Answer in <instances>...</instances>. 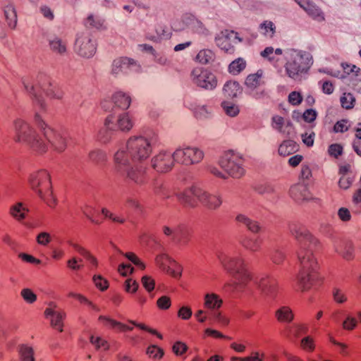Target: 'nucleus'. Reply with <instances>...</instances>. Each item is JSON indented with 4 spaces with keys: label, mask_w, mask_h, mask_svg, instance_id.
I'll use <instances>...</instances> for the list:
<instances>
[{
    "label": "nucleus",
    "mask_w": 361,
    "mask_h": 361,
    "mask_svg": "<svg viewBox=\"0 0 361 361\" xmlns=\"http://www.w3.org/2000/svg\"><path fill=\"white\" fill-rule=\"evenodd\" d=\"M157 137L152 133L145 136L130 137L125 146L114 154V159L117 173L136 183L144 181L143 162L149 157Z\"/></svg>",
    "instance_id": "nucleus-1"
},
{
    "label": "nucleus",
    "mask_w": 361,
    "mask_h": 361,
    "mask_svg": "<svg viewBox=\"0 0 361 361\" xmlns=\"http://www.w3.org/2000/svg\"><path fill=\"white\" fill-rule=\"evenodd\" d=\"M214 58V54L210 49H202L199 51L197 55V60L202 63L207 64L212 61Z\"/></svg>",
    "instance_id": "nucleus-37"
},
{
    "label": "nucleus",
    "mask_w": 361,
    "mask_h": 361,
    "mask_svg": "<svg viewBox=\"0 0 361 361\" xmlns=\"http://www.w3.org/2000/svg\"><path fill=\"white\" fill-rule=\"evenodd\" d=\"M18 353L21 361H35L34 350L32 347L25 344L20 345Z\"/></svg>",
    "instance_id": "nucleus-33"
},
{
    "label": "nucleus",
    "mask_w": 361,
    "mask_h": 361,
    "mask_svg": "<svg viewBox=\"0 0 361 361\" xmlns=\"http://www.w3.org/2000/svg\"><path fill=\"white\" fill-rule=\"evenodd\" d=\"M112 99L115 106L121 109H127L131 102L130 97L121 91L116 92Z\"/></svg>",
    "instance_id": "nucleus-25"
},
{
    "label": "nucleus",
    "mask_w": 361,
    "mask_h": 361,
    "mask_svg": "<svg viewBox=\"0 0 361 361\" xmlns=\"http://www.w3.org/2000/svg\"><path fill=\"white\" fill-rule=\"evenodd\" d=\"M20 295L23 300L28 304H32L37 300V295L30 288H23L20 292Z\"/></svg>",
    "instance_id": "nucleus-47"
},
{
    "label": "nucleus",
    "mask_w": 361,
    "mask_h": 361,
    "mask_svg": "<svg viewBox=\"0 0 361 361\" xmlns=\"http://www.w3.org/2000/svg\"><path fill=\"white\" fill-rule=\"evenodd\" d=\"M99 319L100 321H105L107 324H110L113 328H118V329L123 331H132L133 329L132 326H128L105 316H100L99 317Z\"/></svg>",
    "instance_id": "nucleus-41"
},
{
    "label": "nucleus",
    "mask_w": 361,
    "mask_h": 361,
    "mask_svg": "<svg viewBox=\"0 0 361 361\" xmlns=\"http://www.w3.org/2000/svg\"><path fill=\"white\" fill-rule=\"evenodd\" d=\"M328 152L331 156L338 158L342 154L343 148L338 144H332L329 147Z\"/></svg>",
    "instance_id": "nucleus-57"
},
{
    "label": "nucleus",
    "mask_w": 361,
    "mask_h": 361,
    "mask_svg": "<svg viewBox=\"0 0 361 361\" xmlns=\"http://www.w3.org/2000/svg\"><path fill=\"white\" fill-rule=\"evenodd\" d=\"M125 257L128 258L130 261H131L134 264L139 267L140 269H144L145 268V265L140 260V259L132 252L126 253Z\"/></svg>",
    "instance_id": "nucleus-61"
},
{
    "label": "nucleus",
    "mask_w": 361,
    "mask_h": 361,
    "mask_svg": "<svg viewBox=\"0 0 361 361\" xmlns=\"http://www.w3.org/2000/svg\"><path fill=\"white\" fill-rule=\"evenodd\" d=\"M357 325V320L351 317V316H347L345 319L343 321L342 326L343 328L348 331L353 330Z\"/></svg>",
    "instance_id": "nucleus-53"
},
{
    "label": "nucleus",
    "mask_w": 361,
    "mask_h": 361,
    "mask_svg": "<svg viewBox=\"0 0 361 361\" xmlns=\"http://www.w3.org/2000/svg\"><path fill=\"white\" fill-rule=\"evenodd\" d=\"M245 61L242 58H238L230 63L228 71L231 73L236 75L245 69Z\"/></svg>",
    "instance_id": "nucleus-36"
},
{
    "label": "nucleus",
    "mask_w": 361,
    "mask_h": 361,
    "mask_svg": "<svg viewBox=\"0 0 361 361\" xmlns=\"http://www.w3.org/2000/svg\"><path fill=\"white\" fill-rule=\"evenodd\" d=\"M200 188L197 185H192L183 191L176 194L179 202L185 208H195L197 206L198 195Z\"/></svg>",
    "instance_id": "nucleus-14"
},
{
    "label": "nucleus",
    "mask_w": 361,
    "mask_h": 361,
    "mask_svg": "<svg viewBox=\"0 0 361 361\" xmlns=\"http://www.w3.org/2000/svg\"><path fill=\"white\" fill-rule=\"evenodd\" d=\"M4 16L8 26L14 29L17 24V13L13 3H8L4 7Z\"/></svg>",
    "instance_id": "nucleus-24"
},
{
    "label": "nucleus",
    "mask_w": 361,
    "mask_h": 361,
    "mask_svg": "<svg viewBox=\"0 0 361 361\" xmlns=\"http://www.w3.org/2000/svg\"><path fill=\"white\" fill-rule=\"evenodd\" d=\"M222 303V300L215 293H207L204 296V305L209 310H216L221 306Z\"/></svg>",
    "instance_id": "nucleus-26"
},
{
    "label": "nucleus",
    "mask_w": 361,
    "mask_h": 361,
    "mask_svg": "<svg viewBox=\"0 0 361 361\" xmlns=\"http://www.w3.org/2000/svg\"><path fill=\"white\" fill-rule=\"evenodd\" d=\"M93 281L95 286L101 290H104L108 288V282L100 275H95L93 277Z\"/></svg>",
    "instance_id": "nucleus-55"
},
{
    "label": "nucleus",
    "mask_w": 361,
    "mask_h": 361,
    "mask_svg": "<svg viewBox=\"0 0 361 361\" xmlns=\"http://www.w3.org/2000/svg\"><path fill=\"white\" fill-rule=\"evenodd\" d=\"M219 260L227 272L233 278V284H228L233 290H238L250 279L243 259L238 256L221 255Z\"/></svg>",
    "instance_id": "nucleus-5"
},
{
    "label": "nucleus",
    "mask_w": 361,
    "mask_h": 361,
    "mask_svg": "<svg viewBox=\"0 0 361 361\" xmlns=\"http://www.w3.org/2000/svg\"><path fill=\"white\" fill-rule=\"evenodd\" d=\"M50 49L55 54L63 55L67 52L66 42L59 37L54 36L48 39Z\"/></svg>",
    "instance_id": "nucleus-22"
},
{
    "label": "nucleus",
    "mask_w": 361,
    "mask_h": 361,
    "mask_svg": "<svg viewBox=\"0 0 361 361\" xmlns=\"http://www.w3.org/2000/svg\"><path fill=\"white\" fill-rule=\"evenodd\" d=\"M133 121L127 114L120 115L117 119V123L115 124L116 128L122 131H128L133 127Z\"/></svg>",
    "instance_id": "nucleus-32"
},
{
    "label": "nucleus",
    "mask_w": 361,
    "mask_h": 361,
    "mask_svg": "<svg viewBox=\"0 0 361 361\" xmlns=\"http://www.w3.org/2000/svg\"><path fill=\"white\" fill-rule=\"evenodd\" d=\"M298 145L291 140H285L279 147L280 155L286 157L298 151Z\"/></svg>",
    "instance_id": "nucleus-29"
},
{
    "label": "nucleus",
    "mask_w": 361,
    "mask_h": 361,
    "mask_svg": "<svg viewBox=\"0 0 361 361\" xmlns=\"http://www.w3.org/2000/svg\"><path fill=\"white\" fill-rule=\"evenodd\" d=\"M125 257L128 258L130 261H131L134 264L139 267L140 269H144L145 268V265L140 260V259L132 252L126 253Z\"/></svg>",
    "instance_id": "nucleus-60"
},
{
    "label": "nucleus",
    "mask_w": 361,
    "mask_h": 361,
    "mask_svg": "<svg viewBox=\"0 0 361 361\" xmlns=\"http://www.w3.org/2000/svg\"><path fill=\"white\" fill-rule=\"evenodd\" d=\"M164 259H168V257L166 255H159V256H157L156 257V262L157 263V264H159L161 268H162L164 270H166V271L171 274L173 277L174 278H178V277H180V272H177L175 270L171 269L170 267H165L164 266V263H163V261Z\"/></svg>",
    "instance_id": "nucleus-46"
},
{
    "label": "nucleus",
    "mask_w": 361,
    "mask_h": 361,
    "mask_svg": "<svg viewBox=\"0 0 361 361\" xmlns=\"http://www.w3.org/2000/svg\"><path fill=\"white\" fill-rule=\"evenodd\" d=\"M192 77L194 83L202 88L212 90L216 86L215 75L207 70L194 69Z\"/></svg>",
    "instance_id": "nucleus-11"
},
{
    "label": "nucleus",
    "mask_w": 361,
    "mask_h": 361,
    "mask_svg": "<svg viewBox=\"0 0 361 361\" xmlns=\"http://www.w3.org/2000/svg\"><path fill=\"white\" fill-rule=\"evenodd\" d=\"M211 113V108L204 105L197 106L194 110L195 116L198 119L208 118Z\"/></svg>",
    "instance_id": "nucleus-44"
},
{
    "label": "nucleus",
    "mask_w": 361,
    "mask_h": 361,
    "mask_svg": "<svg viewBox=\"0 0 361 361\" xmlns=\"http://www.w3.org/2000/svg\"><path fill=\"white\" fill-rule=\"evenodd\" d=\"M140 66L133 59L121 57L114 60L111 66V74L118 76L121 74H128L130 72H138Z\"/></svg>",
    "instance_id": "nucleus-12"
},
{
    "label": "nucleus",
    "mask_w": 361,
    "mask_h": 361,
    "mask_svg": "<svg viewBox=\"0 0 361 361\" xmlns=\"http://www.w3.org/2000/svg\"><path fill=\"white\" fill-rule=\"evenodd\" d=\"M175 160L173 159V153L163 151L156 155L152 159V166L157 172L166 173L171 170Z\"/></svg>",
    "instance_id": "nucleus-13"
},
{
    "label": "nucleus",
    "mask_w": 361,
    "mask_h": 361,
    "mask_svg": "<svg viewBox=\"0 0 361 361\" xmlns=\"http://www.w3.org/2000/svg\"><path fill=\"white\" fill-rule=\"evenodd\" d=\"M243 164V156L233 151L225 152L219 160L220 167L233 178H240L245 174Z\"/></svg>",
    "instance_id": "nucleus-8"
},
{
    "label": "nucleus",
    "mask_w": 361,
    "mask_h": 361,
    "mask_svg": "<svg viewBox=\"0 0 361 361\" xmlns=\"http://www.w3.org/2000/svg\"><path fill=\"white\" fill-rule=\"evenodd\" d=\"M96 49V42L90 31L83 30L76 34L74 50L79 56L91 58L94 55Z\"/></svg>",
    "instance_id": "nucleus-9"
},
{
    "label": "nucleus",
    "mask_w": 361,
    "mask_h": 361,
    "mask_svg": "<svg viewBox=\"0 0 361 361\" xmlns=\"http://www.w3.org/2000/svg\"><path fill=\"white\" fill-rule=\"evenodd\" d=\"M147 354L152 358L160 359L164 355V350L156 345H152L148 347Z\"/></svg>",
    "instance_id": "nucleus-48"
},
{
    "label": "nucleus",
    "mask_w": 361,
    "mask_h": 361,
    "mask_svg": "<svg viewBox=\"0 0 361 361\" xmlns=\"http://www.w3.org/2000/svg\"><path fill=\"white\" fill-rule=\"evenodd\" d=\"M163 233L165 235L169 237L171 240L176 243H183L186 244L187 240L183 238L181 240L180 237L179 236L180 231L178 228H172L169 226H164L163 227Z\"/></svg>",
    "instance_id": "nucleus-31"
},
{
    "label": "nucleus",
    "mask_w": 361,
    "mask_h": 361,
    "mask_svg": "<svg viewBox=\"0 0 361 361\" xmlns=\"http://www.w3.org/2000/svg\"><path fill=\"white\" fill-rule=\"evenodd\" d=\"M103 23L104 20L100 17L94 15H90L85 20V25L86 27L99 29L102 27Z\"/></svg>",
    "instance_id": "nucleus-43"
},
{
    "label": "nucleus",
    "mask_w": 361,
    "mask_h": 361,
    "mask_svg": "<svg viewBox=\"0 0 361 361\" xmlns=\"http://www.w3.org/2000/svg\"><path fill=\"white\" fill-rule=\"evenodd\" d=\"M35 123L44 138L37 134L27 122L18 118L14 121L15 141L24 143L39 153L46 152L49 146L58 152L65 149L66 139L49 126L38 113L35 116Z\"/></svg>",
    "instance_id": "nucleus-2"
},
{
    "label": "nucleus",
    "mask_w": 361,
    "mask_h": 361,
    "mask_svg": "<svg viewBox=\"0 0 361 361\" xmlns=\"http://www.w3.org/2000/svg\"><path fill=\"white\" fill-rule=\"evenodd\" d=\"M254 190L259 195H269L275 192L274 186L269 183L256 184Z\"/></svg>",
    "instance_id": "nucleus-40"
},
{
    "label": "nucleus",
    "mask_w": 361,
    "mask_h": 361,
    "mask_svg": "<svg viewBox=\"0 0 361 361\" xmlns=\"http://www.w3.org/2000/svg\"><path fill=\"white\" fill-rule=\"evenodd\" d=\"M29 210L21 202H18L10 208V214L18 221H22L25 218V213Z\"/></svg>",
    "instance_id": "nucleus-30"
},
{
    "label": "nucleus",
    "mask_w": 361,
    "mask_h": 361,
    "mask_svg": "<svg viewBox=\"0 0 361 361\" xmlns=\"http://www.w3.org/2000/svg\"><path fill=\"white\" fill-rule=\"evenodd\" d=\"M302 101V95L295 91H293L289 94L288 102L294 106L299 105Z\"/></svg>",
    "instance_id": "nucleus-56"
},
{
    "label": "nucleus",
    "mask_w": 361,
    "mask_h": 361,
    "mask_svg": "<svg viewBox=\"0 0 361 361\" xmlns=\"http://www.w3.org/2000/svg\"><path fill=\"white\" fill-rule=\"evenodd\" d=\"M276 317L279 322H290L293 319V314L288 307H282L276 312Z\"/></svg>",
    "instance_id": "nucleus-35"
},
{
    "label": "nucleus",
    "mask_w": 361,
    "mask_h": 361,
    "mask_svg": "<svg viewBox=\"0 0 361 361\" xmlns=\"http://www.w3.org/2000/svg\"><path fill=\"white\" fill-rule=\"evenodd\" d=\"M187 349V345L180 341L176 342L173 345V351L176 355H183L186 352Z\"/></svg>",
    "instance_id": "nucleus-58"
},
{
    "label": "nucleus",
    "mask_w": 361,
    "mask_h": 361,
    "mask_svg": "<svg viewBox=\"0 0 361 361\" xmlns=\"http://www.w3.org/2000/svg\"><path fill=\"white\" fill-rule=\"evenodd\" d=\"M116 130L114 117L109 115L106 118L104 126L99 130L97 138L100 142L106 143L111 140Z\"/></svg>",
    "instance_id": "nucleus-18"
},
{
    "label": "nucleus",
    "mask_w": 361,
    "mask_h": 361,
    "mask_svg": "<svg viewBox=\"0 0 361 361\" xmlns=\"http://www.w3.org/2000/svg\"><path fill=\"white\" fill-rule=\"evenodd\" d=\"M29 183L31 188L39 197L51 207L56 203L51 191L50 176L45 170H40L30 174Z\"/></svg>",
    "instance_id": "nucleus-7"
},
{
    "label": "nucleus",
    "mask_w": 361,
    "mask_h": 361,
    "mask_svg": "<svg viewBox=\"0 0 361 361\" xmlns=\"http://www.w3.org/2000/svg\"><path fill=\"white\" fill-rule=\"evenodd\" d=\"M93 281L95 286L101 290H104L108 288V282L100 275H95L93 277Z\"/></svg>",
    "instance_id": "nucleus-54"
},
{
    "label": "nucleus",
    "mask_w": 361,
    "mask_h": 361,
    "mask_svg": "<svg viewBox=\"0 0 361 361\" xmlns=\"http://www.w3.org/2000/svg\"><path fill=\"white\" fill-rule=\"evenodd\" d=\"M157 304L160 309L167 310L170 307L171 302L168 296L164 295L157 300Z\"/></svg>",
    "instance_id": "nucleus-59"
},
{
    "label": "nucleus",
    "mask_w": 361,
    "mask_h": 361,
    "mask_svg": "<svg viewBox=\"0 0 361 361\" xmlns=\"http://www.w3.org/2000/svg\"><path fill=\"white\" fill-rule=\"evenodd\" d=\"M260 32L269 38H272L276 32V25L271 20H265L259 25Z\"/></svg>",
    "instance_id": "nucleus-34"
},
{
    "label": "nucleus",
    "mask_w": 361,
    "mask_h": 361,
    "mask_svg": "<svg viewBox=\"0 0 361 361\" xmlns=\"http://www.w3.org/2000/svg\"><path fill=\"white\" fill-rule=\"evenodd\" d=\"M182 23L189 27L190 30L200 36L206 37L210 35L211 32L204 24L190 13H185L182 16Z\"/></svg>",
    "instance_id": "nucleus-15"
},
{
    "label": "nucleus",
    "mask_w": 361,
    "mask_h": 361,
    "mask_svg": "<svg viewBox=\"0 0 361 361\" xmlns=\"http://www.w3.org/2000/svg\"><path fill=\"white\" fill-rule=\"evenodd\" d=\"M286 71L288 75L295 79L300 73L306 72L312 63V56L306 51L288 49L285 51Z\"/></svg>",
    "instance_id": "nucleus-6"
},
{
    "label": "nucleus",
    "mask_w": 361,
    "mask_h": 361,
    "mask_svg": "<svg viewBox=\"0 0 361 361\" xmlns=\"http://www.w3.org/2000/svg\"><path fill=\"white\" fill-rule=\"evenodd\" d=\"M257 284L264 295L269 297L274 295L276 290V281L274 277L268 275L263 276L257 282Z\"/></svg>",
    "instance_id": "nucleus-19"
},
{
    "label": "nucleus",
    "mask_w": 361,
    "mask_h": 361,
    "mask_svg": "<svg viewBox=\"0 0 361 361\" xmlns=\"http://www.w3.org/2000/svg\"><path fill=\"white\" fill-rule=\"evenodd\" d=\"M49 306L53 307L47 308L44 311L46 317L50 318L51 326L59 330L60 332L63 331V320L66 318V314L64 311L56 310V305L54 302H50Z\"/></svg>",
    "instance_id": "nucleus-17"
},
{
    "label": "nucleus",
    "mask_w": 361,
    "mask_h": 361,
    "mask_svg": "<svg viewBox=\"0 0 361 361\" xmlns=\"http://www.w3.org/2000/svg\"><path fill=\"white\" fill-rule=\"evenodd\" d=\"M289 229L300 245L298 259L300 269L297 276V282L299 288L302 291H305L311 288L318 279L319 264L313 253L317 240L302 225L292 224Z\"/></svg>",
    "instance_id": "nucleus-3"
},
{
    "label": "nucleus",
    "mask_w": 361,
    "mask_h": 361,
    "mask_svg": "<svg viewBox=\"0 0 361 361\" xmlns=\"http://www.w3.org/2000/svg\"><path fill=\"white\" fill-rule=\"evenodd\" d=\"M285 126V120L283 117L279 116H275L272 118V127L277 130L281 133H285L286 131L283 129Z\"/></svg>",
    "instance_id": "nucleus-49"
},
{
    "label": "nucleus",
    "mask_w": 361,
    "mask_h": 361,
    "mask_svg": "<svg viewBox=\"0 0 361 361\" xmlns=\"http://www.w3.org/2000/svg\"><path fill=\"white\" fill-rule=\"evenodd\" d=\"M317 114L314 109H307L302 116L303 119L308 123L314 121L317 118Z\"/></svg>",
    "instance_id": "nucleus-64"
},
{
    "label": "nucleus",
    "mask_w": 361,
    "mask_h": 361,
    "mask_svg": "<svg viewBox=\"0 0 361 361\" xmlns=\"http://www.w3.org/2000/svg\"><path fill=\"white\" fill-rule=\"evenodd\" d=\"M240 245L246 250L256 252L260 247V241L258 238L245 235L240 240Z\"/></svg>",
    "instance_id": "nucleus-28"
},
{
    "label": "nucleus",
    "mask_w": 361,
    "mask_h": 361,
    "mask_svg": "<svg viewBox=\"0 0 361 361\" xmlns=\"http://www.w3.org/2000/svg\"><path fill=\"white\" fill-rule=\"evenodd\" d=\"M299 5L313 18L320 17L322 14L321 10L313 4L307 2L305 4H302L299 3Z\"/></svg>",
    "instance_id": "nucleus-38"
},
{
    "label": "nucleus",
    "mask_w": 361,
    "mask_h": 361,
    "mask_svg": "<svg viewBox=\"0 0 361 361\" xmlns=\"http://www.w3.org/2000/svg\"><path fill=\"white\" fill-rule=\"evenodd\" d=\"M25 91L30 94L33 103L44 110L46 104L42 92L48 97L61 99L63 92L51 82L50 78L44 73H39L35 79L25 78L23 80Z\"/></svg>",
    "instance_id": "nucleus-4"
},
{
    "label": "nucleus",
    "mask_w": 361,
    "mask_h": 361,
    "mask_svg": "<svg viewBox=\"0 0 361 361\" xmlns=\"http://www.w3.org/2000/svg\"><path fill=\"white\" fill-rule=\"evenodd\" d=\"M235 220L237 222L243 224L248 231L254 234L259 233L262 231V227L258 221L252 220L244 214L237 215Z\"/></svg>",
    "instance_id": "nucleus-21"
},
{
    "label": "nucleus",
    "mask_w": 361,
    "mask_h": 361,
    "mask_svg": "<svg viewBox=\"0 0 361 361\" xmlns=\"http://www.w3.org/2000/svg\"><path fill=\"white\" fill-rule=\"evenodd\" d=\"M290 196L297 202L307 201L312 199V195L305 185L297 184L290 189Z\"/></svg>",
    "instance_id": "nucleus-20"
},
{
    "label": "nucleus",
    "mask_w": 361,
    "mask_h": 361,
    "mask_svg": "<svg viewBox=\"0 0 361 361\" xmlns=\"http://www.w3.org/2000/svg\"><path fill=\"white\" fill-rule=\"evenodd\" d=\"M230 36L229 31L226 30L218 33L215 36L216 44L222 50L226 52H231L233 50V47L229 42Z\"/></svg>",
    "instance_id": "nucleus-23"
},
{
    "label": "nucleus",
    "mask_w": 361,
    "mask_h": 361,
    "mask_svg": "<svg viewBox=\"0 0 361 361\" xmlns=\"http://www.w3.org/2000/svg\"><path fill=\"white\" fill-rule=\"evenodd\" d=\"M223 92L228 99L235 98L241 92L239 83L235 81L227 82L224 86Z\"/></svg>",
    "instance_id": "nucleus-27"
},
{
    "label": "nucleus",
    "mask_w": 361,
    "mask_h": 361,
    "mask_svg": "<svg viewBox=\"0 0 361 361\" xmlns=\"http://www.w3.org/2000/svg\"><path fill=\"white\" fill-rule=\"evenodd\" d=\"M221 106L226 115L234 117L239 114L238 106L232 102L224 101L221 103Z\"/></svg>",
    "instance_id": "nucleus-42"
},
{
    "label": "nucleus",
    "mask_w": 361,
    "mask_h": 361,
    "mask_svg": "<svg viewBox=\"0 0 361 361\" xmlns=\"http://www.w3.org/2000/svg\"><path fill=\"white\" fill-rule=\"evenodd\" d=\"M89 159L91 161L99 164L106 160V154L100 149H94L89 153Z\"/></svg>",
    "instance_id": "nucleus-45"
},
{
    "label": "nucleus",
    "mask_w": 361,
    "mask_h": 361,
    "mask_svg": "<svg viewBox=\"0 0 361 361\" xmlns=\"http://www.w3.org/2000/svg\"><path fill=\"white\" fill-rule=\"evenodd\" d=\"M198 201L208 209L216 210L221 205L222 197L219 193H209L200 188Z\"/></svg>",
    "instance_id": "nucleus-16"
},
{
    "label": "nucleus",
    "mask_w": 361,
    "mask_h": 361,
    "mask_svg": "<svg viewBox=\"0 0 361 361\" xmlns=\"http://www.w3.org/2000/svg\"><path fill=\"white\" fill-rule=\"evenodd\" d=\"M342 256L347 260L353 258V245L350 242L345 243L343 245V250L341 252Z\"/></svg>",
    "instance_id": "nucleus-52"
},
{
    "label": "nucleus",
    "mask_w": 361,
    "mask_h": 361,
    "mask_svg": "<svg viewBox=\"0 0 361 361\" xmlns=\"http://www.w3.org/2000/svg\"><path fill=\"white\" fill-rule=\"evenodd\" d=\"M51 241V236L47 232H42L37 236V242L42 245H47Z\"/></svg>",
    "instance_id": "nucleus-62"
},
{
    "label": "nucleus",
    "mask_w": 361,
    "mask_h": 361,
    "mask_svg": "<svg viewBox=\"0 0 361 361\" xmlns=\"http://www.w3.org/2000/svg\"><path fill=\"white\" fill-rule=\"evenodd\" d=\"M142 283L149 292L152 291L154 288V281L148 276H144L142 278Z\"/></svg>",
    "instance_id": "nucleus-63"
},
{
    "label": "nucleus",
    "mask_w": 361,
    "mask_h": 361,
    "mask_svg": "<svg viewBox=\"0 0 361 361\" xmlns=\"http://www.w3.org/2000/svg\"><path fill=\"white\" fill-rule=\"evenodd\" d=\"M262 75V72L261 71H257L255 74L249 75L245 80V85L251 89L257 87L260 84Z\"/></svg>",
    "instance_id": "nucleus-39"
},
{
    "label": "nucleus",
    "mask_w": 361,
    "mask_h": 361,
    "mask_svg": "<svg viewBox=\"0 0 361 361\" xmlns=\"http://www.w3.org/2000/svg\"><path fill=\"white\" fill-rule=\"evenodd\" d=\"M271 261L276 264H281L285 258L284 254L278 248H274L270 254Z\"/></svg>",
    "instance_id": "nucleus-51"
},
{
    "label": "nucleus",
    "mask_w": 361,
    "mask_h": 361,
    "mask_svg": "<svg viewBox=\"0 0 361 361\" xmlns=\"http://www.w3.org/2000/svg\"><path fill=\"white\" fill-rule=\"evenodd\" d=\"M340 100L343 108L350 109L353 107V102H355V98L351 94H344L343 96L341 97Z\"/></svg>",
    "instance_id": "nucleus-50"
},
{
    "label": "nucleus",
    "mask_w": 361,
    "mask_h": 361,
    "mask_svg": "<svg viewBox=\"0 0 361 361\" xmlns=\"http://www.w3.org/2000/svg\"><path fill=\"white\" fill-rule=\"evenodd\" d=\"M203 158L204 152L195 147H179L173 152L175 161L185 166L198 164Z\"/></svg>",
    "instance_id": "nucleus-10"
}]
</instances>
